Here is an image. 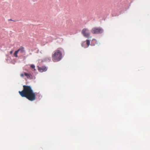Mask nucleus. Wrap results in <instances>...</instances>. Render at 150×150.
<instances>
[{"label": "nucleus", "instance_id": "nucleus-5", "mask_svg": "<svg viewBox=\"0 0 150 150\" xmlns=\"http://www.w3.org/2000/svg\"><path fill=\"white\" fill-rule=\"evenodd\" d=\"M38 70L42 72L46 71L47 70V69L46 67H38Z\"/></svg>", "mask_w": 150, "mask_h": 150}, {"label": "nucleus", "instance_id": "nucleus-3", "mask_svg": "<svg viewBox=\"0 0 150 150\" xmlns=\"http://www.w3.org/2000/svg\"><path fill=\"white\" fill-rule=\"evenodd\" d=\"M91 31L93 34H98L102 33L103 32V30L100 27H95L92 29Z\"/></svg>", "mask_w": 150, "mask_h": 150}, {"label": "nucleus", "instance_id": "nucleus-9", "mask_svg": "<svg viewBox=\"0 0 150 150\" xmlns=\"http://www.w3.org/2000/svg\"><path fill=\"white\" fill-rule=\"evenodd\" d=\"M86 44L87 45V46H88L87 47H88L89 45L90 44V41L88 40H86Z\"/></svg>", "mask_w": 150, "mask_h": 150}, {"label": "nucleus", "instance_id": "nucleus-7", "mask_svg": "<svg viewBox=\"0 0 150 150\" xmlns=\"http://www.w3.org/2000/svg\"><path fill=\"white\" fill-rule=\"evenodd\" d=\"M18 52H20L21 53H23L25 51L24 50V48L22 46L18 50Z\"/></svg>", "mask_w": 150, "mask_h": 150}, {"label": "nucleus", "instance_id": "nucleus-14", "mask_svg": "<svg viewBox=\"0 0 150 150\" xmlns=\"http://www.w3.org/2000/svg\"><path fill=\"white\" fill-rule=\"evenodd\" d=\"M10 20V21H13V20H12V19H10V20Z\"/></svg>", "mask_w": 150, "mask_h": 150}, {"label": "nucleus", "instance_id": "nucleus-4", "mask_svg": "<svg viewBox=\"0 0 150 150\" xmlns=\"http://www.w3.org/2000/svg\"><path fill=\"white\" fill-rule=\"evenodd\" d=\"M81 33L86 38H88L90 35L89 31L88 29L84 28L83 29Z\"/></svg>", "mask_w": 150, "mask_h": 150}, {"label": "nucleus", "instance_id": "nucleus-11", "mask_svg": "<svg viewBox=\"0 0 150 150\" xmlns=\"http://www.w3.org/2000/svg\"><path fill=\"white\" fill-rule=\"evenodd\" d=\"M13 52V50H11L10 52V54H12Z\"/></svg>", "mask_w": 150, "mask_h": 150}, {"label": "nucleus", "instance_id": "nucleus-8", "mask_svg": "<svg viewBox=\"0 0 150 150\" xmlns=\"http://www.w3.org/2000/svg\"><path fill=\"white\" fill-rule=\"evenodd\" d=\"M18 51L17 50V51H16L13 54V55L14 56L16 57H18V55H17V54L18 53Z\"/></svg>", "mask_w": 150, "mask_h": 150}, {"label": "nucleus", "instance_id": "nucleus-1", "mask_svg": "<svg viewBox=\"0 0 150 150\" xmlns=\"http://www.w3.org/2000/svg\"><path fill=\"white\" fill-rule=\"evenodd\" d=\"M23 90L19 91V93L22 97H25L31 101H33L36 99V95L30 86L23 85Z\"/></svg>", "mask_w": 150, "mask_h": 150}, {"label": "nucleus", "instance_id": "nucleus-6", "mask_svg": "<svg viewBox=\"0 0 150 150\" xmlns=\"http://www.w3.org/2000/svg\"><path fill=\"white\" fill-rule=\"evenodd\" d=\"M24 75L26 76L28 79H32L33 78L32 75L30 74L27 73L25 72L24 73Z\"/></svg>", "mask_w": 150, "mask_h": 150}, {"label": "nucleus", "instance_id": "nucleus-2", "mask_svg": "<svg viewBox=\"0 0 150 150\" xmlns=\"http://www.w3.org/2000/svg\"><path fill=\"white\" fill-rule=\"evenodd\" d=\"M63 51L62 48H58L54 51L52 54V59L54 62L60 61L62 58V52Z\"/></svg>", "mask_w": 150, "mask_h": 150}, {"label": "nucleus", "instance_id": "nucleus-10", "mask_svg": "<svg viewBox=\"0 0 150 150\" xmlns=\"http://www.w3.org/2000/svg\"><path fill=\"white\" fill-rule=\"evenodd\" d=\"M30 67L32 68V69H34V71H35L36 70V69L35 68V66L34 65H33V64H31L30 65Z\"/></svg>", "mask_w": 150, "mask_h": 150}, {"label": "nucleus", "instance_id": "nucleus-12", "mask_svg": "<svg viewBox=\"0 0 150 150\" xmlns=\"http://www.w3.org/2000/svg\"><path fill=\"white\" fill-rule=\"evenodd\" d=\"M20 75L21 77H23L24 76V74H21Z\"/></svg>", "mask_w": 150, "mask_h": 150}, {"label": "nucleus", "instance_id": "nucleus-13", "mask_svg": "<svg viewBox=\"0 0 150 150\" xmlns=\"http://www.w3.org/2000/svg\"><path fill=\"white\" fill-rule=\"evenodd\" d=\"M81 46H82V47H83V43H82V44H81Z\"/></svg>", "mask_w": 150, "mask_h": 150}]
</instances>
